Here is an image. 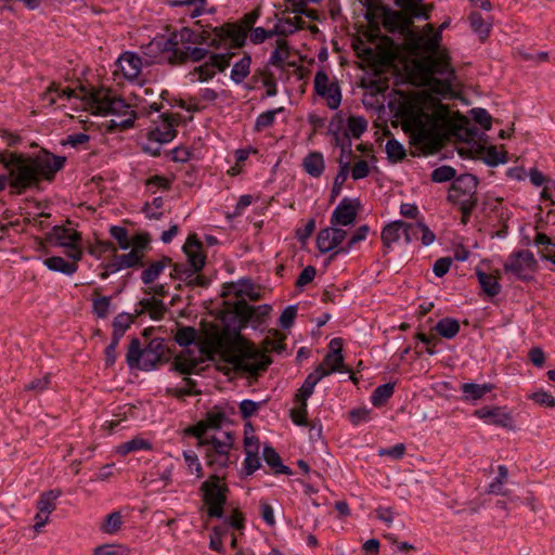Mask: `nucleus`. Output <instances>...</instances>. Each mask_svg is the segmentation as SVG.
<instances>
[{
	"label": "nucleus",
	"instance_id": "f257e3e1",
	"mask_svg": "<svg viewBox=\"0 0 555 555\" xmlns=\"http://www.w3.org/2000/svg\"><path fill=\"white\" fill-rule=\"evenodd\" d=\"M65 163V156L54 155L47 150H41L33 156L8 150L1 151L0 164L8 172L0 175V192L7 186L10 188L12 195L38 190L42 181H53Z\"/></svg>",
	"mask_w": 555,
	"mask_h": 555
},
{
	"label": "nucleus",
	"instance_id": "f03ea898",
	"mask_svg": "<svg viewBox=\"0 0 555 555\" xmlns=\"http://www.w3.org/2000/svg\"><path fill=\"white\" fill-rule=\"evenodd\" d=\"M440 41V33H436L431 37L412 33L410 35V51L414 54L426 53L413 61L414 70L422 78L423 83L430 87L436 93L448 94L452 91L455 72L448 52L439 51Z\"/></svg>",
	"mask_w": 555,
	"mask_h": 555
},
{
	"label": "nucleus",
	"instance_id": "7ed1b4c3",
	"mask_svg": "<svg viewBox=\"0 0 555 555\" xmlns=\"http://www.w3.org/2000/svg\"><path fill=\"white\" fill-rule=\"evenodd\" d=\"M82 101L90 105L93 114L115 115L119 119H112L107 126L109 131L127 130L133 127L137 114L124 99L114 96L107 89L88 90L81 88Z\"/></svg>",
	"mask_w": 555,
	"mask_h": 555
},
{
	"label": "nucleus",
	"instance_id": "20e7f679",
	"mask_svg": "<svg viewBox=\"0 0 555 555\" xmlns=\"http://www.w3.org/2000/svg\"><path fill=\"white\" fill-rule=\"evenodd\" d=\"M230 306V302H227ZM271 311V306L260 305L257 307L248 305L245 300H236L231 304V311L222 318L224 324L223 335L231 339H241V331L248 323L260 325Z\"/></svg>",
	"mask_w": 555,
	"mask_h": 555
},
{
	"label": "nucleus",
	"instance_id": "39448f33",
	"mask_svg": "<svg viewBox=\"0 0 555 555\" xmlns=\"http://www.w3.org/2000/svg\"><path fill=\"white\" fill-rule=\"evenodd\" d=\"M169 360V349L165 339L160 337L151 339L144 348H142L139 338H132L126 356V361L130 369L143 371L153 370L158 364L167 363Z\"/></svg>",
	"mask_w": 555,
	"mask_h": 555
},
{
	"label": "nucleus",
	"instance_id": "423d86ee",
	"mask_svg": "<svg viewBox=\"0 0 555 555\" xmlns=\"http://www.w3.org/2000/svg\"><path fill=\"white\" fill-rule=\"evenodd\" d=\"M261 15L259 7L244 14L236 22H227L220 26H215L217 39L211 42L215 50L221 49L227 42L229 48L241 49L246 44L248 33Z\"/></svg>",
	"mask_w": 555,
	"mask_h": 555
},
{
	"label": "nucleus",
	"instance_id": "0eeeda50",
	"mask_svg": "<svg viewBox=\"0 0 555 555\" xmlns=\"http://www.w3.org/2000/svg\"><path fill=\"white\" fill-rule=\"evenodd\" d=\"M224 478L225 476L220 477L218 474H212L201 485L203 501L207 506V515L211 518L221 519L223 517V508L229 493L228 486L221 483Z\"/></svg>",
	"mask_w": 555,
	"mask_h": 555
},
{
	"label": "nucleus",
	"instance_id": "6e6552de",
	"mask_svg": "<svg viewBox=\"0 0 555 555\" xmlns=\"http://www.w3.org/2000/svg\"><path fill=\"white\" fill-rule=\"evenodd\" d=\"M449 118V109L446 105H440L433 115H426V120L416 119L414 121L413 141L430 151L437 149L439 135L437 132V122L446 121Z\"/></svg>",
	"mask_w": 555,
	"mask_h": 555
},
{
	"label": "nucleus",
	"instance_id": "1a4fd4ad",
	"mask_svg": "<svg viewBox=\"0 0 555 555\" xmlns=\"http://www.w3.org/2000/svg\"><path fill=\"white\" fill-rule=\"evenodd\" d=\"M228 441H221L215 436L210 440H201L197 446L204 448V457L206 465L217 474L228 468L233 461L231 460L230 450L233 439L230 433L227 434Z\"/></svg>",
	"mask_w": 555,
	"mask_h": 555
},
{
	"label": "nucleus",
	"instance_id": "9d476101",
	"mask_svg": "<svg viewBox=\"0 0 555 555\" xmlns=\"http://www.w3.org/2000/svg\"><path fill=\"white\" fill-rule=\"evenodd\" d=\"M228 362L231 363L236 371L256 376L268 369L271 360L253 345L245 344L237 353L232 354L228 359Z\"/></svg>",
	"mask_w": 555,
	"mask_h": 555
},
{
	"label": "nucleus",
	"instance_id": "9b49d317",
	"mask_svg": "<svg viewBox=\"0 0 555 555\" xmlns=\"http://www.w3.org/2000/svg\"><path fill=\"white\" fill-rule=\"evenodd\" d=\"M195 29L182 27L179 31L171 33L168 37H155L146 46V54L162 53L164 56L184 50L185 46H192Z\"/></svg>",
	"mask_w": 555,
	"mask_h": 555
},
{
	"label": "nucleus",
	"instance_id": "f8f14e48",
	"mask_svg": "<svg viewBox=\"0 0 555 555\" xmlns=\"http://www.w3.org/2000/svg\"><path fill=\"white\" fill-rule=\"evenodd\" d=\"M538 262L532 251L520 249L512 253L503 269L506 273L514 274L517 279L528 282L532 279V273L537 270Z\"/></svg>",
	"mask_w": 555,
	"mask_h": 555
},
{
	"label": "nucleus",
	"instance_id": "ddd939ff",
	"mask_svg": "<svg viewBox=\"0 0 555 555\" xmlns=\"http://www.w3.org/2000/svg\"><path fill=\"white\" fill-rule=\"evenodd\" d=\"M376 9L380 12L384 28L391 34L404 35L410 46V35L414 33L411 27L414 20L405 12L395 11L388 5L379 4Z\"/></svg>",
	"mask_w": 555,
	"mask_h": 555
},
{
	"label": "nucleus",
	"instance_id": "4468645a",
	"mask_svg": "<svg viewBox=\"0 0 555 555\" xmlns=\"http://www.w3.org/2000/svg\"><path fill=\"white\" fill-rule=\"evenodd\" d=\"M478 179L472 173H464L455 178L452 182L447 201L455 206L460 202L478 203L477 197Z\"/></svg>",
	"mask_w": 555,
	"mask_h": 555
},
{
	"label": "nucleus",
	"instance_id": "2eb2a0df",
	"mask_svg": "<svg viewBox=\"0 0 555 555\" xmlns=\"http://www.w3.org/2000/svg\"><path fill=\"white\" fill-rule=\"evenodd\" d=\"M233 56V52L211 53L209 60L194 67L189 75H197V80L201 82L208 81L215 77L216 69L221 73L224 72L230 66Z\"/></svg>",
	"mask_w": 555,
	"mask_h": 555
},
{
	"label": "nucleus",
	"instance_id": "dca6fc26",
	"mask_svg": "<svg viewBox=\"0 0 555 555\" xmlns=\"http://www.w3.org/2000/svg\"><path fill=\"white\" fill-rule=\"evenodd\" d=\"M314 91L321 98L326 99L331 109H337L341 103V91L337 81L330 82L327 74L320 69L314 76Z\"/></svg>",
	"mask_w": 555,
	"mask_h": 555
},
{
	"label": "nucleus",
	"instance_id": "f3484780",
	"mask_svg": "<svg viewBox=\"0 0 555 555\" xmlns=\"http://www.w3.org/2000/svg\"><path fill=\"white\" fill-rule=\"evenodd\" d=\"M358 199L344 197L334 209L331 216V225H350L354 222L358 215Z\"/></svg>",
	"mask_w": 555,
	"mask_h": 555
},
{
	"label": "nucleus",
	"instance_id": "a211bd4d",
	"mask_svg": "<svg viewBox=\"0 0 555 555\" xmlns=\"http://www.w3.org/2000/svg\"><path fill=\"white\" fill-rule=\"evenodd\" d=\"M210 52L207 48L185 46L184 50L176 51L175 54L164 56L170 65L177 66L188 62L198 63L206 59L209 60Z\"/></svg>",
	"mask_w": 555,
	"mask_h": 555
},
{
	"label": "nucleus",
	"instance_id": "6ab92c4d",
	"mask_svg": "<svg viewBox=\"0 0 555 555\" xmlns=\"http://www.w3.org/2000/svg\"><path fill=\"white\" fill-rule=\"evenodd\" d=\"M183 253L188 258V264L195 273H199L206 264V255L203 253V244L196 234H190L183 245Z\"/></svg>",
	"mask_w": 555,
	"mask_h": 555
},
{
	"label": "nucleus",
	"instance_id": "aec40b11",
	"mask_svg": "<svg viewBox=\"0 0 555 555\" xmlns=\"http://www.w3.org/2000/svg\"><path fill=\"white\" fill-rule=\"evenodd\" d=\"M330 348L331 351L324 357L322 363L319 364L323 365L326 376L341 371L344 366V357L341 354L343 339L333 338L330 343Z\"/></svg>",
	"mask_w": 555,
	"mask_h": 555
},
{
	"label": "nucleus",
	"instance_id": "412c9836",
	"mask_svg": "<svg viewBox=\"0 0 555 555\" xmlns=\"http://www.w3.org/2000/svg\"><path fill=\"white\" fill-rule=\"evenodd\" d=\"M116 64L128 80L137 79L142 69V59L133 52L121 54Z\"/></svg>",
	"mask_w": 555,
	"mask_h": 555
},
{
	"label": "nucleus",
	"instance_id": "4be33fe9",
	"mask_svg": "<svg viewBox=\"0 0 555 555\" xmlns=\"http://www.w3.org/2000/svg\"><path fill=\"white\" fill-rule=\"evenodd\" d=\"M162 117L164 118L163 128L155 127L147 133V140L150 142L164 144L172 141L177 135V130L175 129L171 115L163 114Z\"/></svg>",
	"mask_w": 555,
	"mask_h": 555
},
{
	"label": "nucleus",
	"instance_id": "5701e85b",
	"mask_svg": "<svg viewBox=\"0 0 555 555\" xmlns=\"http://www.w3.org/2000/svg\"><path fill=\"white\" fill-rule=\"evenodd\" d=\"M325 376L326 373L323 365H318L304 380V384L295 395V401L307 402L308 398L313 393L315 385Z\"/></svg>",
	"mask_w": 555,
	"mask_h": 555
},
{
	"label": "nucleus",
	"instance_id": "b1692460",
	"mask_svg": "<svg viewBox=\"0 0 555 555\" xmlns=\"http://www.w3.org/2000/svg\"><path fill=\"white\" fill-rule=\"evenodd\" d=\"M50 235L55 240V244L61 247L73 246V244L82 241L80 232L64 225H54Z\"/></svg>",
	"mask_w": 555,
	"mask_h": 555
},
{
	"label": "nucleus",
	"instance_id": "393cba45",
	"mask_svg": "<svg viewBox=\"0 0 555 555\" xmlns=\"http://www.w3.org/2000/svg\"><path fill=\"white\" fill-rule=\"evenodd\" d=\"M172 263V259L168 256H163L159 260L152 261L141 272V281L144 285H151L159 278L165 268Z\"/></svg>",
	"mask_w": 555,
	"mask_h": 555
},
{
	"label": "nucleus",
	"instance_id": "a878e982",
	"mask_svg": "<svg viewBox=\"0 0 555 555\" xmlns=\"http://www.w3.org/2000/svg\"><path fill=\"white\" fill-rule=\"evenodd\" d=\"M395 5L400 8L401 12L411 15L413 20H429V13L434 9L433 4L416 5L414 0H395Z\"/></svg>",
	"mask_w": 555,
	"mask_h": 555
},
{
	"label": "nucleus",
	"instance_id": "bb28decb",
	"mask_svg": "<svg viewBox=\"0 0 555 555\" xmlns=\"http://www.w3.org/2000/svg\"><path fill=\"white\" fill-rule=\"evenodd\" d=\"M405 225V221L396 220L388 224H386L382 231L380 238L384 247L389 250L392 244L397 243L403 234V227Z\"/></svg>",
	"mask_w": 555,
	"mask_h": 555
},
{
	"label": "nucleus",
	"instance_id": "cd10ccee",
	"mask_svg": "<svg viewBox=\"0 0 555 555\" xmlns=\"http://www.w3.org/2000/svg\"><path fill=\"white\" fill-rule=\"evenodd\" d=\"M141 310L137 311V314H141L144 311L149 312L153 320H162L166 313V306L162 299L156 297L143 298L139 301Z\"/></svg>",
	"mask_w": 555,
	"mask_h": 555
},
{
	"label": "nucleus",
	"instance_id": "c85d7f7f",
	"mask_svg": "<svg viewBox=\"0 0 555 555\" xmlns=\"http://www.w3.org/2000/svg\"><path fill=\"white\" fill-rule=\"evenodd\" d=\"M262 456L274 474L293 475L291 467L282 463L280 454L271 446L267 444L263 447Z\"/></svg>",
	"mask_w": 555,
	"mask_h": 555
},
{
	"label": "nucleus",
	"instance_id": "c756f323",
	"mask_svg": "<svg viewBox=\"0 0 555 555\" xmlns=\"http://www.w3.org/2000/svg\"><path fill=\"white\" fill-rule=\"evenodd\" d=\"M343 118L340 117V114H336V116L331 120L330 124V131L335 137V143L337 146H340L341 154L345 153V150H348V155L350 156L352 154L351 151V140L349 138V133L345 132L343 135H340L339 131L341 128Z\"/></svg>",
	"mask_w": 555,
	"mask_h": 555
},
{
	"label": "nucleus",
	"instance_id": "7c9ffc66",
	"mask_svg": "<svg viewBox=\"0 0 555 555\" xmlns=\"http://www.w3.org/2000/svg\"><path fill=\"white\" fill-rule=\"evenodd\" d=\"M302 167L305 171L313 177L319 178L322 176L325 165L322 153L310 152L302 160Z\"/></svg>",
	"mask_w": 555,
	"mask_h": 555
},
{
	"label": "nucleus",
	"instance_id": "2f4dec72",
	"mask_svg": "<svg viewBox=\"0 0 555 555\" xmlns=\"http://www.w3.org/2000/svg\"><path fill=\"white\" fill-rule=\"evenodd\" d=\"M81 88L85 87L80 86L78 94L76 90L70 88L60 89L59 86L55 82H53L43 94V100L47 101L49 105L55 104L56 96L66 99L80 98L82 100L83 92L81 91Z\"/></svg>",
	"mask_w": 555,
	"mask_h": 555
},
{
	"label": "nucleus",
	"instance_id": "473e14b6",
	"mask_svg": "<svg viewBox=\"0 0 555 555\" xmlns=\"http://www.w3.org/2000/svg\"><path fill=\"white\" fill-rule=\"evenodd\" d=\"M62 491L60 489H53L42 492L37 501L38 514L41 513L49 515L56 508V500L61 496Z\"/></svg>",
	"mask_w": 555,
	"mask_h": 555
},
{
	"label": "nucleus",
	"instance_id": "72a5a7b5",
	"mask_svg": "<svg viewBox=\"0 0 555 555\" xmlns=\"http://www.w3.org/2000/svg\"><path fill=\"white\" fill-rule=\"evenodd\" d=\"M468 21L473 31L479 36L480 40L483 41L489 37L492 24L491 22L485 20L479 12H472L468 15Z\"/></svg>",
	"mask_w": 555,
	"mask_h": 555
},
{
	"label": "nucleus",
	"instance_id": "f704fd0d",
	"mask_svg": "<svg viewBox=\"0 0 555 555\" xmlns=\"http://www.w3.org/2000/svg\"><path fill=\"white\" fill-rule=\"evenodd\" d=\"M476 275L481 289L487 294V296L494 297L501 293L502 287L494 275L480 270L476 272Z\"/></svg>",
	"mask_w": 555,
	"mask_h": 555
},
{
	"label": "nucleus",
	"instance_id": "c9c22d12",
	"mask_svg": "<svg viewBox=\"0 0 555 555\" xmlns=\"http://www.w3.org/2000/svg\"><path fill=\"white\" fill-rule=\"evenodd\" d=\"M44 264L49 270L61 272L66 275H73L78 270V266L75 262H68L60 256L47 258L44 260Z\"/></svg>",
	"mask_w": 555,
	"mask_h": 555
},
{
	"label": "nucleus",
	"instance_id": "e433bc0d",
	"mask_svg": "<svg viewBox=\"0 0 555 555\" xmlns=\"http://www.w3.org/2000/svg\"><path fill=\"white\" fill-rule=\"evenodd\" d=\"M395 391V384L386 383L377 386L371 396V402L374 406L379 408L386 404V402L392 397Z\"/></svg>",
	"mask_w": 555,
	"mask_h": 555
},
{
	"label": "nucleus",
	"instance_id": "4c0bfd02",
	"mask_svg": "<svg viewBox=\"0 0 555 555\" xmlns=\"http://www.w3.org/2000/svg\"><path fill=\"white\" fill-rule=\"evenodd\" d=\"M493 386L491 384H475L465 383L462 385V392L466 400H478L481 399L486 393L492 391Z\"/></svg>",
	"mask_w": 555,
	"mask_h": 555
},
{
	"label": "nucleus",
	"instance_id": "58836bf2",
	"mask_svg": "<svg viewBox=\"0 0 555 555\" xmlns=\"http://www.w3.org/2000/svg\"><path fill=\"white\" fill-rule=\"evenodd\" d=\"M289 56V47L285 39L276 40V47L271 53L269 65L278 68H283L285 60Z\"/></svg>",
	"mask_w": 555,
	"mask_h": 555
},
{
	"label": "nucleus",
	"instance_id": "ea45409f",
	"mask_svg": "<svg viewBox=\"0 0 555 555\" xmlns=\"http://www.w3.org/2000/svg\"><path fill=\"white\" fill-rule=\"evenodd\" d=\"M435 330L443 338L451 339L459 334L460 323L455 319L443 318L437 322Z\"/></svg>",
	"mask_w": 555,
	"mask_h": 555
},
{
	"label": "nucleus",
	"instance_id": "a19ab883",
	"mask_svg": "<svg viewBox=\"0 0 555 555\" xmlns=\"http://www.w3.org/2000/svg\"><path fill=\"white\" fill-rule=\"evenodd\" d=\"M250 64L251 56L245 53L243 57L233 65L230 76L231 79L235 83H241L249 75Z\"/></svg>",
	"mask_w": 555,
	"mask_h": 555
},
{
	"label": "nucleus",
	"instance_id": "79ce46f5",
	"mask_svg": "<svg viewBox=\"0 0 555 555\" xmlns=\"http://www.w3.org/2000/svg\"><path fill=\"white\" fill-rule=\"evenodd\" d=\"M118 261L122 269H137L144 267V256L133 249L126 254H118Z\"/></svg>",
	"mask_w": 555,
	"mask_h": 555
},
{
	"label": "nucleus",
	"instance_id": "37998d69",
	"mask_svg": "<svg viewBox=\"0 0 555 555\" xmlns=\"http://www.w3.org/2000/svg\"><path fill=\"white\" fill-rule=\"evenodd\" d=\"M347 128L349 137L351 135L354 139H359L367 129V120L363 116H349L347 119Z\"/></svg>",
	"mask_w": 555,
	"mask_h": 555
},
{
	"label": "nucleus",
	"instance_id": "c03bdc74",
	"mask_svg": "<svg viewBox=\"0 0 555 555\" xmlns=\"http://www.w3.org/2000/svg\"><path fill=\"white\" fill-rule=\"evenodd\" d=\"M328 228L320 230L317 236V247L320 253L326 254L332 250H336L337 245L335 244V241L333 240V236L331 234Z\"/></svg>",
	"mask_w": 555,
	"mask_h": 555
},
{
	"label": "nucleus",
	"instance_id": "a18cd8bd",
	"mask_svg": "<svg viewBox=\"0 0 555 555\" xmlns=\"http://www.w3.org/2000/svg\"><path fill=\"white\" fill-rule=\"evenodd\" d=\"M350 169V164L348 162H344L343 158H339V170L334 179V184L332 188V199H334L341 191L343 184L348 178Z\"/></svg>",
	"mask_w": 555,
	"mask_h": 555
},
{
	"label": "nucleus",
	"instance_id": "49530a36",
	"mask_svg": "<svg viewBox=\"0 0 555 555\" xmlns=\"http://www.w3.org/2000/svg\"><path fill=\"white\" fill-rule=\"evenodd\" d=\"M485 152L483 162L490 167H496L500 164H505L507 162V153L499 152L495 146L491 145L489 147H483Z\"/></svg>",
	"mask_w": 555,
	"mask_h": 555
},
{
	"label": "nucleus",
	"instance_id": "de8ad7c7",
	"mask_svg": "<svg viewBox=\"0 0 555 555\" xmlns=\"http://www.w3.org/2000/svg\"><path fill=\"white\" fill-rule=\"evenodd\" d=\"M109 235L117 242L120 249L127 250L131 246V237L126 228L120 225H112L109 228Z\"/></svg>",
	"mask_w": 555,
	"mask_h": 555
},
{
	"label": "nucleus",
	"instance_id": "09e8293b",
	"mask_svg": "<svg viewBox=\"0 0 555 555\" xmlns=\"http://www.w3.org/2000/svg\"><path fill=\"white\" fill-rule=\"evenodd\" d=\"M386 153L389 162L398 163L401 162L406 153L403 145L396 139H389L386 143Z\"/></svg>",
	"mask_w": 555,
	"mask_h": 555
},
{
	"label": "nucleus",
	"instance_id": "8fccbe9b",
	"mask_svg": "<svg viewBox=\"0 0 555 555\" xmlns=\"http://www.w3.org/2000/svg\"><path fill=\"white\" fill-rule=\"evenodd\" d=\"M369 231L370 228L366 224L359 227L357 231L349 237L347 244L337 249V253L348 254L356 244L366 238Z\"/></svg>",
	"mask_w": 555,
	"mask_h": 555
},
{
	"label": "nucleus",
	"instance_id": "3c124183",
	"mask_svg": "<svg viewBox=\"0 0 555 555\" xmlns=\"http://www.w3.org/2000/svg\"><path fill=\"white\" fill-rule=\"evenodd\" d=\"M457 131H459V137L466 142H470V141L475 140V138L479 133L478 129L475 126H473L470 124V121L464 116H461V118H460Z\"/></svg>",
	"mask_w": 555,
	"mask_h": 555
},
{
	"label": "nucleus",
	"instance_id": "603ef678",
	"mask_svg": "<svg viewBox=\"0 0 555 555\" xmlns=\"http://www.w3.org/2000/svg\"><path fill=\"white\" fill-rule=\"evenodd\" d=\"M205 3L206 0H166V4H168L171 8L194 7L193 11L190 14L191 17H196L201 15L204 11Z\"/></svg>",
	"mask_w": 555,
	"mask_h": 555
},
{
	"label": "nucleus",
	"instance_id": "864d4df0",
	"mask_svg": "<svg viewBox=\"0 0 555 555\" xmlns=\"http://www.w3.org/2000/svg\"><path fill=\"white\" fill-rule=\"evenodd\" d=\"M284 107H278L275 109H269L258 115L255 122V130L261 131L268 127H271L274 122L275 115L283 112Z\"/></svg>",
	"mask_w": 555,
	"mask_h": 555
},
{
	"label": "nucleus",
	"instance_id": "5fc2aeb1",
	"mask_svg": "<svg viewBox=\"0 0 555 555\" xmlns=\"http://www.w3.org/2000/svg\"><path fill=\"white\" fill-rule=\"evenodd\" d=\"M169 266L172 268L170 272V279L178 280L183 283H185L186 280L191 276V273H195V271L189 267L188 263L172 261V263Z\"/></svg>",
	"mask_w": 555,
	"mask_h": 555
},
{
	"label": "nucleus",
	"instance_id": "6e6d98bb",
	"mask_svg": "<svg viewBox=\"0 0 555 555\" xmlns=\"http://www.w3.org/2000/svg\"><path fill=\"white\" fill-rule=\"evenodd\" d=\"M152 443L140 437H135L119 447V452L127 454L138 450H151Z\"/></svg>",
	"mask_w": 555,
	"mask_h": 555
},
{
	"label": "nucleus",
	"instance_id": "4d7b16f0",
	"mask_svg": "<svg viewBox=\"0 0 555 555\" xmlns=\"http://www.w3.org/2000/svg\"><path fill=\"white\" fill-rule=\"evenodd\" d=\"M225 288H228V292H223L222 296H227L228 294H234L236 297L243 298L249 295L254 287L249 280H241L240 286L236 285L235 283H230L225 286Z\"/></svg>",
	"mask_w": 555,
	"mask_h": 555
},
{
	"label": "nucleus",
	"instance_id": "13d9d810",
	"mask_svg": "<svg viewBox=\"0 0 555 555\" xmlns=\"http://www.w3.org/2000/svg\"><path fill=\"white\" fill-rule=\"evenodd\" d=\"M456 170L448 165L440 166L433 170L430 178L436 183H442L455 179Z\"/></svg>",
	"mask_w": 555,
	"mask_h": 555
},
{
	"label": "nucleus",
	"instance_id": "bf43d9fd",
	"mask_svg": "<svg viewBox=\"0 0 555 555\" xmlns=\"http://www.w3.org/2000/svg\"><path fill=\"white\" fill-rule=\"evenodd\" d=\"M197 363L194 360L183 358V357H176L170 370L177 371L184 375H190L194 372Z\"/></svg>",
	"mask_w": 555,
	"mask_h": 555
},
{
	"label": "nucleus",
	"instance_id": "052dcab7",
	"mask_svg": "<svg viewBox=\"0 0 555 555\" xmlns=\"http://www.w3.org/2000/svg\"><path fill=\"white\" fill-rule=\"evenodd\" d=\"M196 331L194 327L184 326L177 331L175 335L176 343L181 347H188L194 343Z\"/></svg>",
	"mask_w": 555,
	"mask_h": 555
},
{
	"label": "nucleus",
	"instance_id": "680f3d73",
	"mask_svg": "<svg viewBox=\"0 0 555 555\" xmlns=\"http://www.w3.org/2000/svg\"><path fill=\"white\" fill-rule=\"evenodd\" d=\"M472 117L483 130H490L492 127V116L486 108L476 107L470 111Z\"/></svg>",
	"mask_w": 555,
	"mask_h": 555
},
{
	"label": "nucleus",
	"instance_id": "e2e57ef3",
	"mask_svg": "<svg viewBox=\"0 0 555 555\" xmlns=\"http://www.w3.org/2000/svg\"><path fill=\"white\" fill-rule=\"evenodd\" d=\"M122 525L121 515L119 512L108 514L103 522L101 530L105 533L113 534L117 532Z\"/></svg>",
	"mask_w": 555,
	"mask_h": 555
},
{
	"label": "nucleus",
	"instance_id": "0e129e2a",
	"mask_svg": "<svg viewBox=\"0 0 555 555\" xmlns=\"http://www.w3.org/2000/svg\"><path fill=\"white\" fill-rule=\"evenodd\" d=\"M131 249L145 256V251L150 248L151 236L149 233H138L131 237Z\"/></svg>",
	"mask_w": 555,
	"mask_h": 555
},
{
	"label": "nucleus",
	"instance_id": "69168bd1",
	"mask_svg": "<svg viewBox=\"0 0 555 555\" xmlns=\"http://www.w3.org/2000/svg\"><path fill=\"white\" fill-rule=\"evenodd\" d=\"M183 457L188 465L189 472L191 474L195 473L197 478H202L204 476L203 467L199 463L197 454L192 450H188L183 452Z\"/></svg>",
	"mask_w": 555,
	"mask_h": 555
},
{
	"label": "nucleus",
	"instance_id": "338daca9",
	"mask_svg": "<svg viewBox=\"0 0 555 555\" xmlns=\"http://www.w3.org/2000/svg\"><path fill=\"white\" fill-rule=\"evenodd\" d=\"M109 307L111 297L108 296L99 297L92 301V311L100 319H105L108 315Z\"/></svg>",
	"mask_w": 555,
	"mask_h": 555
},
{
	"label": "nucleus",
	"instance_id": "774afa93",
	"mask_svg": "<svg viewBox=\"0 0 555 555\" xmlns=\"http://www.w3.org/2000/svg\"><path fill=\"white\" fill-rule=\"evenodd\" d=\"M529 400H532L534 403L554 408L555 406V398L547 391L541 389L535 392H532L527 396Z\"/></svg>",
	"mask_w": 555,
	"mask_h": 555
}]
</instances>
